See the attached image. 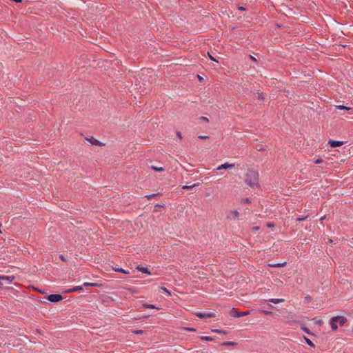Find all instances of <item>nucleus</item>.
<instances>
[{"label":"nucleus","instance_id":"1","mask_svg":"<svg viewBox=\"0 0 353 353\" xmlns=\"http://www.w3.org/2000/svg\"><path fill=\"white\" fill-rule=\"evenodd\" d=\"M259 174L253 169L248 170L245 175V183L252 188H259Z\"/></svg>","mask_w":353,"mask_h":353},{"label":"nucleus","instance_id":"2","mask_svg":"<svg viewBox=\"0 0 353 353\" xmlns=\"http://www.w3.org/2000/svg\"><path fill=\"white\" fill-rule=\"evenodd\" d=\"M347 319L343 316H336L332 317L330 320V325L331 326L332 330H336L338 329V326L336 325V322H339L340 326L344 325L346 323Z\"/></svg>","mask_w":353,"mask_h":353},{"label":"nucleus","instance_id":"3","mask_svg":"<svg viewBox=\"0 0 353 353\" xmlns=\"http://www.w3.org/2000/svg\"><path fill=\"white\" fill-rule=\"evenodd\" d=\"M250 312H251L250 310H247L245 312H239L237 310H236L234 307H233L230 312V316H232L234 318H239V317L249 315V314H250Z\"/></svg>","mask_w":353,"mask_h":353},{"label":"nucleus","instance_id":"4","mask_svg":"<svg viewBox=\"0 0 353 353\" xmlns=\"http://www.w3.org/2000/svg\"><path fill=\"white\" fill-rule=\"evenodd\" d=\"M47 299L54 303H58L63 300V297L59 294H52L47 296Z\"/></svg>","mask_w":353,"mask_h":353},{"label":"nucleus","instance_id":"5","mask_svg":"<svg viewBox=\"0 0 353 353\" xmlns=\"http://www.w3.org/2000/svg\"><path fill=\"white\" fill-rule=\"evenodd\" d=\"M195 315L200 319H208L215 316V314L211 312H199L195 313Z\"/></svg>","mask_w":353,"mask_h":353},{"label":"nucleus","instance_id":"6","mask_svg":"<svg viewBox=\"0 0 353 353\" xmlns=\"http://www.w3.org/2000/svg\"><path fill=\"white\" fill-rule=\"evenodd\" d=\"M14 279V276L0 275V281H4L6 284H10Z\"/></svg>","mask_w":353,"mask_h":353},{"label":"nucleus","instance_id":"7","mask_svg":"<svg viewBox=\"0 0 353 353\" xmlns=\"http://www.w3.org/2000/svg\"><path fill=\"white\" fill-rule=\"evenodd\" d=\"M328 144L332 148H336V147H340V146L343 145V142L341 141H336V140H330L328 142Z\"/></svg>","mask_w":353,"mask_h":353},{"label":"nucleus","instance_id":"8","mask_svg":"<svg viewBox=\"0 0 353 353\" xmlns=\"http://www.w3.org/2000/svg\"><path fill=\"white\" fill-rule=\"evenodd\" d=\"M87 141H88L93 145H103L101 141L97 140V139L91 137L90 138H86Z\"/></svg>","mask_w":353,"mask_h":353},{"label":"nucleus","instance_id":"9","mask_svg":"<svg viewBox=\"0 0 353 353\" xmlns=\"http://www.w3.org/2000/svg\"><path fill=\"white\" fill-rule=\"evenodd\" d=\"M234 167V164H230L228 162L219 165L218 168H217V170H222V169H229V168H233Z\"/></svg>","mask_w":353,"mask_h":353},{"label":"nucleus","instance_id":"10","mask_svg":"<svg viewBox=\"0 0 353 353\" xmlns=\"http://www.w3.org/2000/svg\"><path fill=\"white\" fill-rule=\"evenodd\" d=\"M137 270L143 272V273H145V274H151V272L150 271V270L148 268H145V267H142L141 265H138L137 267Z\"/></svg>","mask_w":353,"mask_h":353},{"label":"nucleus","instance_id":"11","mask_svg":"<svg viewBox=\"0 0 353 353\" xmlns=\"http://www.w3.org/2000/svg\"><path fill=\"white\" fill-rule=\"evenodd\" d=\"M254 95L256 96V97L259 99V100H264L265 98V96L266 94L263 92H257L254 94Z\"/></svg>","mask_w":353,"mask_h":353},{"label":"nucleus","instance_id":"12","mask_svg":"<svg viewBox=\"0 0 353 353\" xmlns=\"http://www.w3.org/2000/svg\"><path fill=\"white\" fill-rule=\"evenodd\" d=\"M113 270L115 272H121V273L125 274H128L130 273L128 270H125L123 268H117V267L113 268Z\"/></svg>","mask_w":353,"mask_h":353},{"label":"nucleus","instance_id":"13","mask_svg":"<svg viewBox=\"0 0 353 353\" xmlns=\"http://www.w3.org/2000/svg\"><path fill=\"white\" fill-rule=\"evenodd\" d=\"M268 301L270 303H274V304H278V303L283 302L284 299H269Z\"/></svg>","mask_w":353,"mask_h":353},{"label":"nucleus","instance_id":"14","mask_svg":"<svg viewBox=\"0 0 353 353\" xmlns=\"http://www.w3.org/2000/svg\"><path fill=\"white\" fill-rule=\"evenodd\" d=\"M223 346H234L237 345V343L234 341H225L221 343Z\"/></svg>","mask_w":353,"mask_h":353},{"label":"nucleus","instance_id":"15","mask_svg":"<svg viewBox=\"0 0 353 353\" xmlns=\"http://www.w3.org/2000/svg\"><path fill=\"white\" fill-rule=\"evenodd\" d=\"M336 108L340 110H350L351 108L345 106L344 105H339L336 106Z\"/></svg>","mask_w":353,"mask_h":353},{"label":"nucleus","instance_id":"16","mask_svg":"<svg viewBox=\"0 0 353 353\" xmlns=\"http://www.w3.org/2000/svg\"><path fill=\"white\" fill-rule=\"evenodd\" d=\"M301 328L306 334L310 335H314V334L310 331V330L305 327L304 325H301Z\"/></svg>","mask_w":353,"mask_h":353},{"label":"nucleus","instance_id":"17","mask_svg":"<svg viewBox=\"0 0 353 353\" xmlns=\"http://www.w3.org/2000/svg\"><path fill=\"white\" fill-rule=\"evenodd\" d=\"M303 339L305 341V343L310 347H315V345L313 343V342L310 339H308L307 337L303 336Z\"/></svg>","mask_w":353,"mask_h":353},{"label":"nucleus","instance_id":"18","mask_svg":"<svg viewBox=\"0 0 353 353\" xmlns=\"http://www.w3.org/2000/svg\"><path fill=\"white\" fill-rule=\"evenodd\" d=\"M213 332L218 333V334H228V332L223 330H219V329H213L212 330Z\"/></svg>","mask_w":353,"mask_h":353},{"label":"nucleus","instance_id":"19","mask_svg":"<svg viewBox=\"0 0 353 353\" xmlns=\"http://www.w3.org/2000/svg\"><path fill=\"white\" fill-rule=\"evenodd\" d=\"M151 169L156 172H163L164 170L163 167H157L155 165H152Z\"/></svg>","mask_w":353,"mask_h":353},{"label":"nucleus","instance_id":"20","mask_svg":"<svg viewBox=\"0 0 353 353\" xmlns=\"http://www.w3.org/2000/svg\"><path fill=\"white\" fill-rule=\"evenodd\" d=\"M286 265V262H284V263H274V264H270L269 265L270 267H274V268H280V267H283Z\"/></svg>","mask_w":353,"mask_h":353},{"label":"nucleus","instance_id":"21","mask_svg":"<svg viewBox=\"0 0 353 353\" xmlns=\"http://www.w3.org/2000/svg\"><path fill=\"white\" fill-rule=\"evenodd\" d=\"M199 184H193L192 185H183L182 186V189L183 190H191L192 188H194V187L196 186H198Z\"/></svg>","mask_w":353,"mask_h":353},{"label":"nucleus","instance_id":"22","mask_svg":"<svg viewBox=\"0 0 353 353\" xmlns=\"http://www.w3.org/2000/svg\"><path fill=\"white\" fill-rule=\"evenodd\" d=\"M164 207H165L164 205L156 204L154 205V212H159V211H161V209L164 208Z\"/></svg>","mask_w":353,"mask_h":353},{"label":"nucleus","instance_id":"23","mask_svg":"<svg viewBox=\"0 0 353 353\" xmlns=\"http://www.w3.org/2000/svg\"><path fill=\"white\" fill-rule=\"evenodd\" d=\"M159 195H161V193H157V194H148L145 196V198H147L148 200H150L152 198H154L155 196H157Z\"/></svg>","mask_w":353,"mask_h":353},{"label":"nucleus","instance_id":"24","mask_svg":"<svg viewBox=\"0 0 353 353\" xmlns=\"http://www.w3.org/2000/svg\"><path fill=\"white\" fill-rule=\"evenodd\" d=\"M143 307L144 308H150V309H154V308H156L155 305H154L152 304H148V303L143 304ZM157 309L159 310V308H158V307H157Z\"/></svg>","mask_w":353,"mask_h":353},{"label":"nucleus","instance_id":"25","mask_svg":"<svg viewBox=\"0 0 353 353\" xmlns=\"http://www.w3.org/2000/svg\"><path fill=\"white\" fill-rule=\"evenodd\" d=\"M83 286L85 287H88V286H91V287H96V286H98V284L96 283H88V282H85L83 284Z\"/></svg>","mask_w":353,"mask_h":353},{"label":"nucleus","instance_id":"26","mask_svg":"<svg viewBox=\"0 0 353 353\" xmlns=\"http://www.w3.org/2000/svg\"><path fill=\"white\" fill-rule=\"evenodd\" d=\"M200 339L202 341H212L214 340V339L211 336H201Z\"/></svg>","mask_w":353,"mask_h":353},{"label":"nucleus","instance_id":"27","mask_svg":"<svg viewBox=\"0 0 353 353\" xmlns=\"http://www.w3.org/2000/svg\"><path fill=\"white\" fill-rule=\"evenodd\" d=\"M230 214L232 216L233 218H237L239 215V213L237 210H232L230 211Z\"/></svg>","mask_w":353,"mask_h":353},{"label":"nucleus","instance_id":"28","mask_svg":"<svg viewBox=\"0 0 353 353\" xmlns=\"http://www.w3.org/2000/svg\"><path fill=\"white\" fill-rule=\"evenodd\" d=\"M260 312L262 313V314H264L265 315H272L273 314V312H271V311H268V310H260Z\"/></svg>","mask_w":353,"mask_h":353},{"label":"nucleus","instance_id":"29","mask_svg":"<svg viewBox=\"0 0 353 353\" xmlns=\"http://www.w3.org/2000/svg\"><path fill=\"white\" fill-rule=\"evenodd\" d=\"M72 290H74V292H79V291L83 290V287L82 286H75V287L72 288Z\"/></svg>","mask_w":353,"mask_h":353},{"label":"nucleus","instance_id":"30","mask_svg":"<svg viewBox=\"0 0 353 353\" xmlns=\"http://www.w3.org/2000/svg\"><path fill=\"white\" fill-rule=\"evenodd\" d=\"M161 290L163 291V292H165L169 296L171 295L170 292L165 287H161Z\"/></svg>","mask_w":353,"mask_h":353},{"label":"nucleus","instance_id":"31","mask_svg":"<svg viewBox=\"0 0 353 353\" xmlns=\"http://www.w3.org/2000/svg\"><path fill=\"white\" fill-rule=\"evenodd\" d=\"M251 203V200L250 198H245L242 199V203L248 204Z\"/></svg>","mask_w":353,"mask_h":353},{"label":"nucleus","instance_id":"32","mask_svg":"<svg viewBox=\"0 0 353 353\" xmlns=\"http://www.w3.org/2000/svg\"><path fill=\"white\" fill-rule=\"evenodd\" d=\"M307 218V216H304V217H298L296 219V221H305L306 219Z\"/></svg>","mask_w":353,"mask_h":353},{"label":"nucleus","instance_id":"33","mask_svg":"<svg viewBox=\"0 0 353 353\" xmlns=\"http://www.w3.org/2000/svg\"><path fill=\"white\" fill-rule=\"evenodd\" d=\"M311 301V296L307 295L305 297V302L308 303Z\"/></svg>","mask_w":353,"mask_h":353},{"label":"nucleus","instance_id":"34","mask_svg":"<svg viewBox=\"0 0 353 353\" xmlns=\"http://www.w3.org/2000/svg\"><path fill=\"white\" fill-rule=\"evenodd\" d=\"M200 119L201 121H205V122H208L209 121L208 119L206 117H201Z\"/></svg>","mask_w":353,"mask_h":353},{"label":"nucleus","instance_id":"35","mask_svg":"<svg viewBox=\"0 0 353 353\" xmlns=\"http://www.w3.org/2000/svg\"><path fill=\"white\" fill-rule=\"evenodd\" d=\"M134 332L136 334H141L143 333V331L142 330H135Z\"/></svg>","mask_w":353,"mask_h":353},{"label":"nucleus","instance_id":"36","mask_svg":"<svg viewBox=\"0 0 353 353\" xmlns=\"http://www.w3.org/2000/svg\"><path fill=\"white\" fill-rule=\"evenodd\" d=\"M322 162H323V159H317L314 161V163H315V164H319V163H322Z\"/></svg>","mask_w":353,"mask_h":353},{"label":"nucleus","instance_id":"37","mask_svg":"<svg viewBox=\"0 0 353 353\" xmlns=\"http://www.w3.org/2000/svg\"><path fill=\"white\" fill-rule=\"evenodd\" d=\"M59 259H60L61 261H67V260H66V259H65V256H64V255H63V254H60V255H59Z\"/></svg>","mask_w":353,"mask_h":353},{"label":"nucleus","instance_id":"38","mask_svg":"<svg viewBox=\"0 0 353 353\" xmlns=\"http://www.w3.org/2000/svg\"><path fill=\"white\" fill-rule=\"evenodd\" d=\"M185 330L189 332H195L196 331V329H194L193 327H187V328H185Z\"/></svg>","mask_w":353,"mask_h":353},{"label":"nucleus","instance_id":"39","mask_svg":"<svg viewBox=\"0 0 353 353\" xmlns=\"http://www.w3.org/2000/svg\"><path fill=\"white\" fill-rule=\"evenodd\" d=\"M199 138L201 139H208V137L205 136V135H200V136H199Z\"/></svg>","mask_w":353,"mask_h":353},{"label":"nucleus","instance_id":"40","mask_svg":"<svg viewBox=\"0 0 353 353\" xmlns=\"http://www.w3.org/2000/svg\"><path fill=\"white\" fill-rule=\"evenodd\" d=\"M64 292H65V293H72V292H74V290H72V288H70L68 290H65Z\"/></svg>","mask_w":353,"mask_h":353},{"label":"nucleus","instance_id":"41","mask_svg":"<svg viewBox=\"0 0 353 353\" xmlns=\"http://www.w3.org/2000/svg\"><path fill=\"white\" fill-rule=\"evenodd\" d=\"M176 136L179 138V139H182V134L180 132H176Z\"/></svg>","mask_w":353,"mask_h":353},{"label":"nucleus","instance_id":"42","mask_svg":"<svg viewBox=\"0 0 353 353\" xmlns=\"http://www.w3.org/2000/svg\"><path fill=\"white\" fill-rule=\"evenodd\" d=\"M208 55H209V57L210 59L212 60V61H214L216 62H218L217 60H216L212 55L210 54V53L208 52Z\"/></svg>","mask_w":353,"mask_h":353},{"label":"nucleus","instance_id":"43","mask_svg":"<svg viewBox=\"0 0 353 353\" xmlns=\"http://www.w3.org/2000/svg\"><path fill=\"white\" fill-rule=\"evenodd\" d=\"M274 224L273 223H268L267 224V227H268V228H272V227H274Z\"/></svg>","mask_w":353,"mask_h":353},{"label":"nucleus","instance_id":"44","mask_svg":"<svg viewBox=\"0 0 353 353\" xmlns=\"http://www.w3.org/2000/svg\"><path fill=\"white\" fill-rule=\"evenodd\" d=\"M238 10H241V11H244V10H245V8H244L243 6H238Z\"/></svg>","mask_w":353,"mask_h":353},{"label":"nucleus","instance_id":"45","mask_svg":"<svg viewBox=\"0 0 353 353\" xmlns=\"http://www.w3.org/2000/svg\"><path fill=\"white\" fill-rule=\"evenodd\" d=\"M316 323L317 325H323V321H322V320H319V321H316Z\"/></svg>","mask_w":353,"mask_h":353},{"label":"nucleus","instance_id":"46","mask_svg":"<svg viewBox=\"0 0 353 353\" xmlns=\"http://www.w3.org/2000/svg\"><path fill=\"white\" fill-rule=\"evenodd\" d=\"M251 59L253 60V61H256V59L254 57H253L252 56H250Z\"/></svg>","mask_w":353,"mask_h":353},{"label":"nucleus","instance_id":"47","mask_svg":"<svg viewBox=\"0 0 353 353\" xmlns=\"http://www.w3.org/2000/svg\"><path fill=\"white\" fill-rule=\"evenodd\" d=\"M3 286V283L0 281V289L2 288Z\"/></svg>","mask_w":353,"mask_h":353},{"label":"nucleus","instance_id":"48","mask_svg":"<svg viewBox=\"0 0 353 353\" xmlns=\"http://www.w3.org/2000/svg\"><path fill=\"white\" fill-rule=\"evenodd\" d=\"M198 77L200 81L203 80V79L201 77L198 76Z\"/></svg>","mask_w":353,"mask_h":353},{"label":"nucleus","instance_id":"49","mask_svg":"<svg viewBox=\"0 0 353 353\" xmlns=\"http://www.w3.org/2000/svg\"><path fill=\"white\" fill-rule=\"evenodd\" d=\"M330 243H333V241L332 239H329Z\"/></svg>","mask_w":353,"mask_h":353},{"label":"nucleus","instance_id":"50","mask_svg":"<svg viewBox=\"0 0 353 353\" xmlns=\"http://www.w3.org/2000/svg\"><path fill=\"white\" fill-rule=\"evenodd\" d=\"M254 230H258L259 229V227H254Z\"/></svg>","mask_w":353,"mask_h":353}]
</instances>
